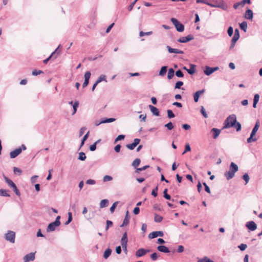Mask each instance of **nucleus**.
<instances>
[{
    "label": "nucleus",
    "instance_id": "obj_1",
    "mask_svg": "<svg viewBox=\"0 0 262 262\" xmlns=\"http://www.w3.org/2000/svg\"><path fill=\"white\" fill-rule=\"evenodd\" d=\"M232 127L235 128L237 132L241 130V125L236 121V117L235 115H231L229 116L224 123L223 128H228Z\"/></svg>",
    "mask_w": 262,
    "mask_h": 262
},
{
    "label": "nucleus",
    "instance_id": "obj_2",
    "mask_svg": "<svg viewBox=\"0 0 262 262\" xmlns=\"http://www.w3.org/2000/svg\"><path fill=\"white\" fill-rule=\"evenodd\" d=\"M196 2L197 3H204L205 4L211 7L214 8H221L224 10H226L228 8L227 5L224 3V2L222 1L220 2L218 4H212L210 3H208L206 0H196Z\"/></svg>",
    "mask_w": 262,
    "mask_h": 262
},
{
    "label": "nucleus",
    "instance_id": "obj_3",
    "mask_svg": "<svg viewBox=\"0 0 262 262\" xmlns=\"http://www.w3.org/2000/svg\"><path fill=\"white\" fill-rule=\"evenodd\" d=\"M259 127V123L258 121H257L254 127H253L252 132L250 135V137L248 138L247 139V142L248 143H251L252 142H254L257 140V139L256 137H254L256 133L258 130Z\"/></svg>",
    "mask_w": 262,
    "mask_h": 262
},
{
    "label": "nucleus",
    "instance_id": "obj_4",
    "mask_svg": "<svg viewBox=\"0 0 262 262\" xmlns=\"http://www.w3.org/2000/svg\"><path fill=\"white\" fill-rule=\"evenodd\" d=\"M60 219V216H57L55 222L50 223L48 225V227L47 228V232H51V231H54L55 230V228L57 227H58L60 225V222L59 221Z\"/></svg>",
    "mask_w": 262,
    "mask_h": 262
},
{
    "label": "nucleus",
    "instance_id": "obj_5",
    "mask_svg": "<svg viewBox=\"0 0 262 262\" xmlns=\"http://www.w3.org/2000/svg\"><path fill=\"white\" fill-rule=\"evenodd\" d=\"M171 21L174 25L178 32H182L184 30V26L180 23L177 19L172 18H171Z\"/></svg>",
    "mask_w": 262,
    "mask_h": 262
},
{
    "label": "nucleus",
    "instance_id": "obj_6",
    "mask_svg": "<svg viewBox=\"0 0 262 262\" xmlns=\"http://www.w3.org/2000/svg\"><path fill=\"white\" fill-rule=\"evenodd\" d=\"M15 233L12 231H8L5 235V238L8 241L12 243L15 242Z\"/></svg>",
    "mask_w": 262,
    "mask_h": 262
},
{
    "label": "nucleus",
    "instance_id": "obj_7",
    "mask_svg": "<svg viewBox=\"0 0 262 262\" xmlns=\"http://www.w3.org/2000/svg\"><path fill=\"white\" fill-rule=\"evenodd\" d=\"M239 31H238V29H236L235 30L234 34L233 37L231 40V45L230 46V49H232L234 48V47L235 46V43L239 39Z\"/></svg>",
    "mask_w": 262,
    "mask_h": 262
},
{
    "label": "nucleus",
    "instance_id": "obj_8",
    "mask_svg": "<svg viewBox=\"0 0 262 262\" xmlns=\"http://www.w3.org/2000/svg\"><path fill=\"white\" fill-rule=\"evenodd\" d=\"M246 4H250V0H242L241 2L235 3L233 5V8L235 9H237L239 7H243Z\"/></svg>",
    "mask_w": 262,
    "mask_h": 262
},
{
    "label": "nucleus",
    "instance_id": "obj_9",
    "mask_svg": "<svg viewBox=\"0 0 262 262\" xmlns=\"http://www.w3.org/2000/svg\"><path fill=\"white\" fill-rule=\"evenodd\" d=\"M5 180L7 184L13 189L14 191L16 193V194H18L19 191L16 185L10 179H9L7 177H5Z\"/></svg>",
    "mask_w": 262,
    "mask_h": 262
},
{
    "label": "nucleus",
    "instance_id": "obj_10",
    "mask_svg": "<svg viewBox=\"0 0 262 262\" xmlns=\"http://www.w3.org/2000/svg\"><path fill=\"white\" fill-rule=\"evenodd\" d=\"M193 36L191 34H189L187 36L180 37L178 41L179 42L185 43L193 39Z\"/></svg>",
    "mask_w": 262,
    "mask_h": 262
},
{
    "label": "nucleus",
    "instance_id": "obj_11",
    "mask_svg": "<svg viewBox=\"0 0 262 262\" xmlns=\"http://www.w3.org/2000/svg\"><path fill=\"white\" fill-rule=\"evenodd\" d=\"M140 142V139L136 138L134 139L133 143L132 144H127L126 146L128 149L133 150L139 144Z\"/></svg>",
    "mask_w": 262,
    "mask_h": 262
},
{
    "label": "nucleus",
    "instance_id": "obj_12",
    "mask_svg": "<svg viewBox=\"0 0 262 262\" xmlns=\"http://www.w3.org/2000/svg\"><path fill=\"white\" fill-rule=\"evenodd\" d=\"M218 69V67L210 68L209 67L206 66L204 72L206 75L209 76L211 75L212 73H213L214 72L217 71Z\"/></svg>",
    "mask_w": 262,
    "mask_h": 262
},
{
    "label": "nucleus",
    "instance_id": "obj_13",
    "mask_svg": "<svg viewBox=\"0 0 262 262\" xmlns=\"http://www.w3.org/2000/svg\"><path fill=\"white\" fill-rule=\"evenodd\" d=\"M35 259V253H30L26 255H25L24 257V262H29L30 261H32Z\"/></svg>",
    "mask_w": 262,
    "mask_h": 262
},
{
    "label": "nucleus",
    "instance_id": "obj_14",
    "mask_svg": "<svg viewBox=\"0 0 262 262\" xmlns=\"http://www.w3.org/2000/svg\"><path fill=\"white\" fill-rule=\"evenodd\" d=\"M127 236L126 232H125L121 238V243L122 248H125V250H127Z\"/></svg>",
    "mask_w": 262,
    "mask_h": 262
},
{
    "label": "nucleus",
    "instance_id": "obj_15",
    "mask_svg": "<svg viewBox=\"0 0 262 262\" xmlns=\"http://www.w3.org/2000/svg\"><path fill=\"white\" fill-rule=\"evenodd\" d=\"M91 75V72L89 71H88L85 73V74H84V79H84V81L82 84L83 88H85L88 85Z\"/></svg>",
    "mask_w": 262,
    "mask_h": 262
},
{
    "label": "nucleus",
    "instance_id": "obj_16",
    "mask_svg": "<svg viewBox=\"0 0 262 262\" xmlns=\"http://www.w3.org/2000/svg\"><path fill=\"white\" fill-rule=\"evenodd\" d=\"M246 226L251 231H254L257 228L256 223L253 221H250L246 223Z\"/></svg>",
    "mask_w": 262,
    "mask_h": 262
},
{
    "label": "nucleus",
    "instance_id": "obj_17",
    "mask_svg": "<svg viewBox=\"0 0 262 262\" xmlns=\"http://www.w3.org/2000/svg\"><path fill=\"white\" fill-rule=\"evenodd\" d=\"M58 50V48L56 49L54 52H53L51 55L47 59H45L43 61V62L45 64H47L48 63V62L49 61V60L51 59L52 57H53L54 58H56L57 56L59 54V52H58L57 51Z\"/></svg>",
    "mask_w": 262,
    "mask_h": 262
},
{
    "label": "nucleus",
    "instance_id": "obj_18",
    "mask_svg": "<svg viewBox=\"0 0 262 262\" xmlns=\"http://www.w3.org/2000/svg\"><path fill=\"white\" fill-rule=\"evenodd\" d=\"M163 236V233L162 231H154L148 235V237L149 238H154L157 237V236Z\"/></svg>",
    "mask_w": 262,
    "mask_h": 262
},
{
    "label": "nucleus",
    "instance_id": "obj_19",
    "mask_svg": "<svg viewBox=\"0 0 262 262\" xmlns=\"http://www.w3.org/2000/svg\"><path fill=\"white\" fill-rule=\"evenodd\" d=\"M21 148H18L15 149L14 150L10 152V156L11 158H15L18 155H19L21 152Z\"/></svg>",
    "mask_w": 262,
    "mask_h": 262
},
{
    "label": "nucleus",
    "instance_id": "obj_20",
    "mask_svg": "<svg viewBox=\"0 0 262 262\" xmlns=\"http://www.w3.org/2000/svg\"><path fill=\"white\" fill-rule=\"evenodd\" d=\"M149 251V250H146L144 249H139L136 251V255L137 257H141L144 255L147 252Z\"/></svg>",
    "mask_w": 262,
    "mask_h": 262
},
{
    "label": "nucleus",
    "instance_id": "obj_21",
    "mask_svg": "<svg viewBox=\"0 0 262 262\" xmlns=\"http://www.w3.org/2000/svg\"><path fill=\"white\" fill-rule=\"evenodd\" d=\"M245 17L247 19L252 20L253 18L252 11L250 9L247 10L245 12Z\"/></svg>",
    "mask_w": 262,
    "mask_h": 262
},
{
    "label": "nucleus",
    "instance_id": "obj_22",
    "mask_svg": "<svg viewBox=\"0 0 262 262\" xmlns=\"http://www.w3.org/2000/svg\"><path fill=\"white\" fill-rule=\"evenodd\" d=\"M204 92V90H202L201 91H198L196 92L193 95L194 101L195 102H198L199 97L201 94H203Z\"/></svg>",
    "mask_w": 262,
    "mask_h": 262
},
{
    "label": "nucleus",
    "instance_id": "obj_23",
    "mask_svg": "<svg viewBox=\"0 0 262 262\" xmlns=\"http://www.w3.org/2000/svg\"><path fill=\"white\" fill-rule=\"evenodd\" d=\"M167 49L169 53H178V54H182L184 53L183 51L179 50L178 49L171 48L169 46H167Z\"/></svg>",
    "mask_w": 262,
    "mask_h": 262
},
{
    "label": "nucleus",
    "instance_id": "obj_24",
    "mask_svg": "<svg viewBox=\"0 0 262 262\" xmlns=\"http://www.w3.org/2000/svg\"><path fill=\"white\" fill-rule=\"evenodd\" d=\"M234 174L235 173H234L233 171L230 169L228 171H227L225 173V176L227 180H230L234 177Z\"/></svg>",
    "mask_w": 262,
    "mask_h": 262
},
{
    "label": "nucleus",
    "instance_id": "obj_25",
    "mask_svg": "<svg viewBox=\"0 0 262 262\" xmlns=\"http://www.w3.org/2000/svg\"><path fill=\"white\" fill-rule=\"evenodd\" d=\"M149 107L153 114H154L155 115H156L157 116H159V111L157 107H156L151 105H149Z\"/></svg>",
    "mask_w": 262,
    "mask_h": 262
},
{
    "label": "nucleus",
    "instance_id": "obj_26",
    "mask_svg": "<svg viewBox=\"0 0 262 262\" xmlns=\"http://www.w3.org/2000/svg\"><path fill=\"white\" fill-rule=\"evenodd\" d=\"M158 250L164 253H168L169 252V250L167 247L165 246H159L157 248Z\"/></svg>",
    "mask_w": 262,
    "mask_h": 262
},
{
    "label": "nucleus",
    "instance_id": "obj_27",
    "mask_svg": "<svg viewBox=\"0 0 262 262\" xmlns=\"http://www.w3.org/2000/svg\"><path fill=\"white\" fill-rule=\"evenodd\" d=\"M174 70L172 68L169 69L168 71L167 78L168 79H171L174 76Z\"/></svg>",
    "mask_w": 262,
    "mask_h": 262
},
{
    "label": "nucleus",
    "instance_id": "obj_28",
    "mask_svg": "<svg viewBox=\"0 0 262 262\" xmlns=\"http://www.w3.org/2000/svg\"><path fill=\"white\" fill-rule=\"evenodd\" d=\"M230 169L233 171L234 173H235L238 170V166L233 162H231Z\"/></svg>",
    "mask_w": 262,
    "mask_h": 262
},
{
    "label": "nucleus",
    "instance_id": "obj_29",
    "mask_svg": "<svg viewBox=\"0 0 262 262\" xmlns=\"http://www.w3.org/2000/svg\"><path fill=\"white\" fill-rule=\"evenodd\" d=\"M211 132L214 133L213 138L214 139H216L220 134V130L215 128H213L211 129Z\"/></svg>",
    "mask_w": 262,
    "mask_h": 262
},
{
    "label": "nucleus",
    "instance_id": "obj_30",
    "mask_svg": "<svg viewBox=\"0 0 262 262\" xmlns=\"http://www.w3.org/2000/svg\"><path fill=\"white\" fill-rule=\"evenodd\" d=\"M167 68L166 66L162 67L159 72V75L161 76H164L167 72Z\"/></svg>",
    "mask_w": 262,
    "mask_h": 262
},
{
    "label": "nucleus",
    "instance_id": "obj_31",
    "mask_svg": "<svg viewBox=\"0 0 262 262\" xmlns=\"http://www.w3.org/2000/svg\"><path fill=\"white\" fill-rule=\"evenodd\" d=\"M163 218L162 216L157 214H155L154 221L157 223H160L162 221Z\"/></svg>",
    "mask_w": 262,
    "mask_h": 262
},
{
    "label": "nucleus",
    "instance_id": "obj_32",
    "mask_svg": "<svg viewBox=\"0 0 262 262\" xmlns=\"http://www.w3.org/2000/svg\"><path fill=\"white\" fill-rule=\"evenodd\" d=\"M112 250L110 249H107L104 252L103 257L104 258L106 259L108 258L110 255L111 254Z\"/></svg>",
    "mask_w": 262,
    "mask_h": 262
},
{
    "label": "nucleus",
    "instance_id": "obj_33",
    "mask_svg": "<svg viewBox=\"0 0 262 262\" xmlns=\"http://www.w3.org/2000/svg\"><path fill=\"white\" fill-rule=\"evenodd\" d=\"M141 162V160L140 159L137 158L132 163V166L135 168L138 167Z\"/></svg>",
    "mask_w": 262,
    "mask_h": 262
},
{
    "label": "nucleus",
    "instance_id": "obj_34",
    "mask_svg": "<svg viewBox=\"0 0 262 262\" xmlns=\"http://www.w3.org/2000/svg\"><path fill=\"white\" fill-rule=\"evenodd\" d=\"M108 201L106 199L102 200L100 203V206L101 208H103L107 206Z\"/></svg>",
    "mask_w": 262,
    "mask_h": 262
},
{
    "label": "nucleus",
    "instance_id": "obj_35",
    "mask_svg": "<svg viewBox=\"0 0 262 262\" xmlns=\"http://www.w3.org/2000/svg\"><path fill=\"white\" fill-rule=\"evenodd\" d=\"M129 222V216H125L123 222L122 224L120 226V227H123L124 226H126L128 224Z\"/></svg>",
    "mask_w": 262,
    "mask_h": 262
},
{
    "label": "nucleus",
    "instance_id": "obj_36",
    "mask_svg": "<svg viewBox=\"0 0 262 262\" xmlns=\"http://www.w3.org/2000/svg\"><path fill=\"white\" fill-rule=\"evenodd\" d=\"M240 28L242 30H243L244 31H246L247 28V24L246 21H243L239 25Z\"/></svg>",
    "mask_w": 262,
    "mask_h": 262
},
{
    "label": "nucleus",
    "instance_id": "obj_37",
    "mask_svg": "<svg viewBox=\"0 0 262 262\" xmlns=\"http://www.w3.org/2000/svg\"><path fill=\"white\" fill-rule=\"evenodd\" d=\"M102 81H106V76H105L104 75H101L99 77V78H98V79L97 80V81L96 82L97 83H99L100 82H101Z\"/></svg>",
    "mask_w": 262,
    "mask_h": 262
},
{
    "label": "nucleus",
    "instance_id": "obj_38",
    "mask_svg": "<svg viewBox=\"0 0 262 262\" xmlns=\"http://www.w3.org/2000/svg\"><path fill=\"white\" fill-rule=\"evenodd\" d=\"M187 71L189 74H193L195 72V66L191 65L190 69H187Z\"/></svg>",
    "mask_w": 262,
    "mask_h": 262
},
{
    "label": "nucleus",
    "instance_id": "obj_39",
    "mask_svg": "<svg viewBox=\"0 0 262 262\" xmlns=\"http://www.w3.org/2000/svg\"><path fill=\"white\" fill-rule=\"evenodd\" d=\"M78 159L81 161H84L86 159V156L83 152H80L79 154Z\"/></svg>",
    "mask_w": 262,
    "mask_h": 262
},
{
    "label": "nucleus",
    "instance_id": "obj_40",
    "mask_svg": "<svg viewBox=\"0 0 262 262\" xmlns=\"http://www.w3.org/2000/svg\"><path fill=\"white\" fill-rule=\"evenodd\" d=\"M118 204V202H115L113 203L111 207L110 208V211L111 213H113L115 208H116L117 204Z\"/></svg>",
    "mask_w": 262,
    "mask_h": 262
},
{
    "label": "nucleus",
    "instance_id": "obj_41",
    "mask_svg": "<svg viewBox=\"0 0 262 262\" xmlns=\"http://www.w3.org/2000/svg\"><path fill=\"white\" fill-rule=\"evenodd\" d=\"M78 105H79V102L78 101H75L74 102V104L73 105V115L76 113V112L77 111V108L78 106Z\"/></svg>",
    "mask_w": 262,
    "mask_h": 262
},
{
    "label": "nucleus",
    "instance_id": "obj_42",
    "mask_svg": "<svg viewBox=\"0 0 262 262\" xmlns=\"http://www.w3.org/2000/svg\"><path fill=\"white\" fill-rule=\"evenodd\" d=\"M72 220V214L71 212H68V220L65 223V225H68Z\"/></svg>",
    "mask_w": 262,
    "mask_h": 262
},
{
    "label": "nucleus",
    "instance_id": "obj_43",
    "mask_svg": "<svg viewBox=\"0 0 262 262\" xmlns=\"http://www.w3.org/2000/svg\"><path fill=\"white\" fill-rule=\"evenodd\" d=\"M89 133L90 132L89 131L84 136V137H83V139L81 141V145L80 146H82L84 143V142L86 140H87L88 137H89Z\"/></svg>",
    "mask_w": 262,
    "mask_h": 262
},
{
    "label": "nucleus",
    "instance_id": "obj_44",
    "mask_svg": "<svg viewBox=\"0 0 262 262\" xmlns=\"http://www.w3.org/2000/svg\"><path fill=\"white\" fill-rule=\"evenodd\" d=\"M0 195L5 196H9L10 195L7 193V191L4 189L0 190Z\"/></svg>",
    "mask_w": 262,
    "mask_h": 262
},
{
    "label": "nucleus",
    "instance_id": "obj_45",
    "mask_svg": "<svg viewBox=\"0 0 262 262\" xmlns=\"http://www.w3.org/2000/svg\"><path fill=\"white\" fill-rule=\"evenodd\" d=\"M167 112V116L169 118H172L174 117L175 116L171 110H168Z\"/></svg>",
    "mask_w": 262,
    "mask_h": 262
},
{
    "label": "nucleus",
    "instance_id": "obj_46",
    "mask_svg": "<svg viewBox=\"0 0 262 262\" xmlns=\"http://www.w3.org/2000/svg\"><path fill=\"white\" fill-rule=\"evenodd\" d=\"M201 112L204 118H207L208 117L207 114L206 113L203 106H201Z\"/></svg>",
    "mask_w": 262,
    "mask_h": 262
},
{
    "label": "nucleus",
    "instance_id": "obj_47",
    "mask_svg": "<svg viewBox=\"0 0 262 262\" xmlns=\"http://www.w3.org/2000/svg\"><path fill=\"white\" fill-rule=\"evenodd\" d=\"M13 171L14 173H18L19 175L21 174L22 172V170L16 167L13 168Z\"/></svg>",
    "mask_w": 262,
    "mask_h": 262
},
{
    "label": "nucleus",
    "instance_id": "obj_48",
    "mask_svg": "<svg viewBox=\"0 0 262 262\" xmlns=\"http://www.w3.org/2000/svg\"><path fill=\"white\" fill-rule=\"evenodd\" d=\"M165 126L167 127L168 130H171L173 128V125L171 122L165 124Z\"/></svg>",
    "mask_w": 262,
    "mask_h": 262
},
{
    "label": "nucleus",
    "instance_id": "obj_49",
    "mask_svg": "<svg viewBox=\"0 0 262 262\" xmlns=\"http://www.w3.org/2000/svg\"><path fill=\"white\" fill-rule=\"evenodd\" d=\"M41 73H43V72L41 70H34L32 71V75L34 76H37Z\"/></svg>",
    "mask_w": 262,
    "mask_h": 262
},
{
    "label": "nucleus",
    "instance_id": "obj_50",
    "mask_svg": "<svg viewBox=\"0 0 262 262\" xmlns=\"http://www.w3.org/2000/svg\"><path fill=\"white\" fill-rule=\"evenodd\" d=\"M115 118H108V119H106L105 120H102V123H110V122H114V121H115Z\"/></svg>",
    "mask_w": 262,
    "mask_h": 262
},
{
    "label": "nucleus",
    "instance_id": "obj_51",
    "mask_svg": "<svg viewBox=\"0 0 262 262\" xmlns=\"http://www.w3.org/2000/svg\"><path fill=\"white\" fill-rule=\"evenodd\" d=\"M198 262H213L212 260H210L207 257H205L204 258L200 259Z\"/></svg>",
    "mask_w": 262,
    "mask_h": 262
},
{
    "label": "nucleus",
    "instance_id": "obj_52",
    "mask_svg": "<svg viewBox=\"0 0 262 262\" xmlns=\"http://www.w3.org/2000/svg\"><path fill=\"white\" fill-rule=\"evenodd\" d=\"M125 138V136L123 135H119L115 139V143H116L117 141L121 140H123Z\"/></svg>",
    "mask_w": 262,
    "mask_h": 262
},
{
    "label": "nucleus",
    "instance_id": "obj_53",
    "mask_svg": "<svg viewBox=\"0 0 262 262\" xmlns=\"http://www.w3.org/2000/svg\"><path fill=\"white\" fill-rule=\"evenodd\" d=\"M183 85V82L182 81H179L176 82L175 85V89H180L181 86Z\"/></svg>",
    "mask_w": 262,
    "mask_h": 262
},
{
    "label": "nucleus",
    "instance_id": "obj_54",
    "mask_svg": "<svg viewBox=\"0 0 262 262\" xmlns=\"http://www.w3.org/2000/svg\"><path fill=\"white\" fill-rule=\"evenodd\" d=\"M191 150V148L189 144H186L185 145V149L184 151L182 153L183 155L185 154L187 151H190Z\"/></svg>",
    "mask_w": 262,
    "mask_h": 262
},
{
    "label": "nucleus",
    "instance_id": "obj_55",
    "mask_svg": "<svg viewBox=\"0 0 262 262\" xmlns=\"http://www.w3.org/2000/svg\"><path fill=\"white\" fill-rule=\"evenodd\" d=\"M243 179L245 181L246 184H247L249 181V177L247 173H245L243 175Z\"/></svg>",
    "mask_w": 262,
    "mask_h": 262
},
{
    "label": "nucleus",
    "instance_id": "obj_56",
    "mask_svg": "<svg viewBox=\"0 0 262 262\" xmlns=\"http://www.w3.org/2000/svg\"><path fill=\"white\" fill-rule=\"evenodd\" d=\"M152 33V32L151 31L147 32H144L143 31H140V36H143L144 35H151Z\"/></svg>",
    "mask_w": 262,
    "mask_h": 262
},
{
    "label": "nucleus",
    "instance_id": "obj_57",
    "mask_svg": "<svg viewBox=\"0 0 262 262\" xmlns=\"http://www.w3.org/2000/svg\"><path fill=\"white\" fill-rule=\"evenodd\" d=\"M159 255L157 253H154L150 255V257L152 260H156L157 259Z\"/></svg>",
    "mask_w": 262,
    "mask_h": 262
},
{
    "label": "nucleus",
    "instance_id": "obj_58",
    "mask_svg": "<svg viewBox=\"0 0 262 262\" xmlns=\"http://www.w3.org/2000/svg\"><path fill=\"white\" fill-rule=\"evenodd\" d=\"M247 245L245 244H241L240 245L238 246V248L240 249L241 251L245 250L247 248Z\"/></svg>",
    "mask_w": 262,
    "mask_h": 262
},
{
    "label": "nucleus",
    "instance_id": "obj_59",
    "mask_svg": "<svg viewBox=\"0 0 262 262\" xmlns=\"http://www.w3.org/2000/svg\"><path fill=\"white\" fill-rule=\"evenodd\" d=\"M176 75L178 77H183L184 75L181 70H178L176 72Z\"/></svg>",
    "mask_w": 262,
    "mask_h": 262
},
{
    "label": "nucleus",
    "instance_id": "obj_60",
    "mask_svg": "<svg viewBox=\"0 0 262 262\" xmlns=\"http://www.w3.org/2000/svg\"><path fill=\"white\" fill-rule=\"evenodd\" d=\"M113 225V222L111 221L107 220L106 221V226L105 230L107 231L108 229L110 227H111Z\"/></svg>",
    "mask_w": 262,
    "mask_h": 262
},
{
    "label": "nucleus",
    "instance_id": "obj_61",
    "mask_svg": "<svg viewBox=\"0 0 262 262\" xmlns=\"http://www.w3.org/2000/svg\"><path fill=\"white\" fill-rule=\"evenodd\" d=\"M259 95L258 94H255L254 95V97L253 102L257 103V102L259 101Z\"/></svg>",
    "mask_w": 262,
    "mask_h": 262
},
{
    "label": "nucleus",
    "instance_id": "obj_62",
    "mask_svg": "<svg viewBox=\"0 0 262 262\" xmlns=\"http://www.w3.org/2000/svg\"><path fill=\"white\" fill-rule=\"evenodd\" d=\"M112 180V177L110 176H105L103 178V181L106 182V181H110Z\"/></svg>",
    "mask_w": 262,
    "mask_h": 262
},
{
    "label": "nucleus",
    "instance_id": "obj_63",
    "mask_svg": "<svg viewBox=\"0 0 262 262\" xmlns=\"http://www.w3.org/2000/svg\"><path fill=\"white\" fill-rule=\"evenodd\" d=\"M157 191H158V186L156 187L155 189H154L151 192V194L155 197L157 196Z\"/></svg>",
    "mask_w": 262,
    "mask_h": 262
},
{
    "label": "nucleus",
    "instance_id": "obj_64",
    "mask_svg": "<svg viewBox=\"0 0 262 262\" xmlns=\"http://www.w3.org/2000/svg\"><path fill=\"white\" fill-rule=\"evenodd\" d=\"M86 183L89 185H94L96 183V182L94 180L89 179L86 181Z\"/></svg>",
    "mask_w": 262,
    "mask_h": 262
}]
</instances>
